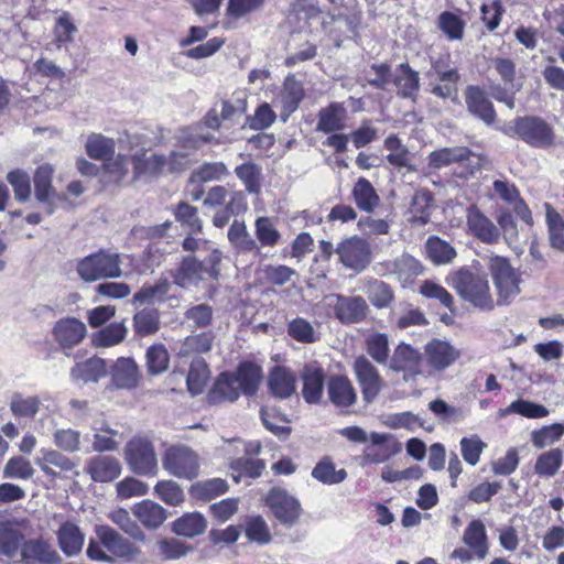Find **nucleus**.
Instances as JSON below:
<instances>
[{
  "mask_svg": "<svg viewBox=\"0 0 564 564\" xmlns=\"http://www.w3.org/2000/svg\"><path fill=\"white\" fill-rule=\"evenodd\" d=\"M127 332L123 323H111L96 334L94 343L97 347H112L124 340Z\"/></svg>",
  "mask_w": 564,
  "mask_h": 564,
  "instance_id": "nucleus-59",
  "label": "nucleus"
},
{
  "mask_svg": "<svg viewBox=\"0 0 564 564\" xmlns=\"http://www.w3.org/2000/svg\"><path fill=\"white\" fill-rule=\"evenodd\" d=\"M336 253L344 267L360 272L371 261V250L367 240L352 236L338 243Z\"/></svg>",
  "mask_w": 564,
  "mask_h": 564,
  "instance_id": "nucleus-11",
  "label": "nucleus"
},
{
  "mask_svg": "<svg viewBox=\"0 0 564 564\" xmlns=\"http://www.w3.org/2000/svg\"><path fill=\"white\" fill-rule=\"evenodd\" d=\"M209 380V369L203 358L196 357L189 365L186 384L192 395L200 394Z\"/></svg>",
  "mask_w": 564,
  "mask_h": 564,
  "instance_id": "nucleus-43",
  "label": "nucleus"
},
{
  "mask_svg": "<svg viewBox=\"0 0 564 564\" xmlns=\"http://www.w3.org/2000/svg\"><path fill=\"white\" fill-rule=\"evenodd\" d=\"M54 169L51 164H43L37 167L34 174L35 197L44 205L47 215L54 213L53 199L55 192L52 186Z\"/></svg>",
  "mask_w": 564,
  "mask_h": 564,
  "instance_id": "nucleus-28",
  "label": "nucleus"
},
{
  "mask_svg": "<svg viewBox=\"0 0 564 564\" xmlns=\"http://www.w3.org/2000/svg\"><path fill=\"white\" fill-rule=\"evenodd\" d=\"M134 332L141 336L154 334L160 328L159 312L155 308L147 307L135 313L133 317Z\"/></svg>",
  "mask_w": 564,
  "mask_h": 564,
  "instance_id": "nucleus-57",
  "label": "nucleus"
},
{
  "mask_svg": "<svg viewBox=\"0 0 564 564\" xmlns=\"http://www.w3.org/2000/svg\"><path fill=\"white\" fill-rule=\"evenodd\" d=\"M549 241L553 249L564 252V219L549 204H545Z\"/></svg>",
  "mask_w": 564,
  "mask_h": 564,
  "instance_id": "nucleus-48",
  "label": "nucleus"
},
{
  "mask_svg": "<svg viewBox=\"0 0 564 564\" xmlns=\"http://www.w3.org/2000/svg\"><path fill=\"white\" fill-rule=\"evenodd\" d=\"M463 542L474 551L476 558L484 560L489 551L485 524L480 520H473L464 531Z\"/></svg>",
  "mask_w": 564,
  "mask_h": 564,
  "instance_id": "nucleus-34",
  "label": "nucleus"
},
{
  "mask_svg": "<svg viewBox=\"0 0 564 564\" xmlns=\"http://www.w3.org/2000/svg\"><path fill=\"white\" fill-rule=\"evenodd\" d=\"M248 95L245 90H236L232 95L216 104L204 118V124L213 130L220 128L223 121H235L247 110Z\"/></svg>",
  "mask_w": 564,
  "mask_h": 564,
  "instance_id": "nucleus-9",
  "label": "nucleus"
},
{
  "mask_svg": "<svg viewBox=\"0 0 564 564\" xmlns=\"http://www.w3.org/2000/svg\"><path fill=\"white\" fill-rule=\"evenodd\" d=\"M458 164L462 171L460 177H468L478 172L484 163L480 154L471 152L466 147H452L435 150L429 155V166L434 170H441L452 164Z\"/></svg>",
  "mask_w": 564,
  "mask_h": 564,
  "instance_id": "nucleus-7",
  "label": "nucleus"
},
{
  "mask_svg": "<svg viewBox=\"0 0 564 564\" xmlns=\"http://www.w3.org/2000/svg\"><path fill=\"white\" fill-rule=\"evenodd\" d=\"M264 463L261 459L240 457L231 463V477L235 482L245 479L258 478L264 469Z\"/></svg>",
  "mask_w": 564,
  "mask_h": 564,
  "instance_id": "nucleus-47",
  "label": "nucleus"
},
{
  "mask_svg": "<svg viewBox=\"0 0 564 564\" xmlns=\"http://www.w3.org/2000/svg\"><path fill=\"white\" fill-rule=\"evenodd\" d=\"M53 442L57 448L65 453H77L82 449V434L73 429H57L53 434Z\"/></svg>",
  "mask_w": 564,
  "mask_h": 564,
  "instance_id": "nucleus-61",
  "label": "nucleus"
},
{
  "mask_svg": "<svg viewBox=\"0 0 564 564\" xmlns=\"http://www.w3.org/2000/svg\"><path fill=\"white\" fill-rule=\"evenodd\" d=\"M329 400L338 408L351 406L357 400L351 381L345 376H333L327 382Z\"/></svg>",
  "mask_w": 564,
  "mask_h": 564,
  "instance_id": "nucleus-32",
  "label": "nucleus"
},
{
  "mask_svg": "<svg viewBox=\"0 0 564 564\" xmlns=\"http://www.w3.org/2000/svg\"><path fill=\"white\" fill-rule=\"evenodd\" d=\"M232 373L241 393L245 395H253L257 393L263 377L260 366L245 361L241 362Z\"/></svg>",
  "mask_w": 564,
  "mask_h": 564,
  "instance_id": "nucleus-35",
  "label": "nucleus"
},
{
  "mask_svg": "<svg viewBox=\"0 0 564 564\" xmlns=\"http://www.w3.org/2000/svg\"><path fill=\"white\" fill-rule=\"evenodd\" d=\"M58 553L43 539L25 540L15 563L61 564Z\"/></svg>",
  "mask_w": 564,
  "mask_h": 564,
  "instance_id": "nucleus-15",
  "label": "nucleus"
},
{
  "mask_svg": "<svg viewBox=\"0 0 564 564\" xmlns=\"http://www.w3.org/2000/svg\"><path fill=\"white\" fill-rule=\"evenodd\" d=\"M25 540L22 524L0 514V554L15 563Z\"/></svg>",
  "mask_w": 564,
  "mask_h": 564,
  "instance_id": "nucleus-14",
  "label": "nucleus"
},
{
  "mask_svg": "<svg viewBox=\"0 0 564 564\" xmlns=\"http://www.w3.org/2000/svg\"><path fill=\"white\" fill-rule=\"evenodd\" d=\"M265 505L288 527L295 524L302 512L300 502L293 496H267Z\"/></svg>",
  "mask_w": 564,
  "mask_h": 564,
  "instance_id": "nucleus-23",
  "label": "nucleus"
},
{
  "mask_svg": "<svg viewBox=\"0 0 564 564\" xmlns=\"http://www.w3.org/2000/svg\"><path fill=\"white\" fill-rule=\"evenodd\" d=\"M352 198L357 207L371 213L379 205L380 198L372 184L365 177L358 178L352 188Z\"/></svg>",
  "mask_w": 564,
  "mask_h": 564,
  "instance_id": "nucleus-42",
  "label": "nucleus"
},
{
  "mask_svg": "<svg viewBox=\"0 0 564 564\" xmlns=\"http://www.w3.org/2000/svg\"><path fill=\"white\" fill-rule=\"evenodd\" d=\"M213 341L214 334L210 332L187 336L180 348V354L186 356L192 352H207L212 349Z\"/></svg>",
  "mask_w": 564,
  "mask_h": 564,
  "instance_id": "nucleus-64",
  "label": "nucleus"
},
{
  "mask_svg": "<svg viewBox=\"0 0 564 564\" xmlns=\"http://www.w3.org/2000/svg\"><path fill=\"white\" fill-rule=\"evenodd\" d=\"M467 226L470 232L485 243H495L499 240V228L475 206L468 208Z\"/></svg>",
  "mask_w": 564,
  "mask_h": 564,
  "instance_id": "nucleus-24",
  "label": "nucleus"
},
{
  "mask_svg": "<svg viewBox=\"0 0 564 564\" xmlns=\"http://www.w3.org/2000/svg\"><path fill=\"white\" fill-rule=\"evenodd\" d=\"M108 372H110L112 384L117 389L131 390L139 384L140 372L138 365L132 358H118Z\"/></svg>",
  "mask_w": 564,
  "mask_h": 564,
  "instance_id": "nucleus-19",
  "label": "nucleus"
},
{
  "mask_svg": "<svg viewBox=\"0 0 564 564\" xmlns=\"http://www.w3.org/2000/svg\"><path fill=\"white\" fill-rule=\"evenodd\" d=\"M500 131L510 138H517L533 148H549L553 144V129L540 117L525 116L506 122Z\"/></svg>",
  "mask_w": 564,
  "mask_h": 564,
  "instance_id": "nucleus-4",
  "label": "nucleus"
},
{
  "mask_svg": "<svg viewBox=\"0 0 564 564\" xmlns=\"http://www.w3.org/2000/svg\"><path fill=\"white\" fill-rule=\"evenodd\" d=\"M227 237L237 251L260 253V246L248 231L245 221L235 219L229 227Z\"/></svg>",
  "mask_w": 564,
  "mask_h": 564,
  "instance_id": "nucleus-38",
  "label": "nucleus"
},
{
  "mask_svg": "<svg viewBox=\"0 0 564 564\" xmlns=\"http://www.w3.org/2000/svg\"><path fill=\"white\" fill-rule=\"evenodd\" d=\"M129 468L139 475H152L158 469V457L152 441L144 435H134L123 449Z\"/></svg>",
  "mask_w": 564,
  "mask_h": 564,
  "instance_id": "nucleus-8",
  "label": "nucleus"
},
{
  "mask_svg": "<svg viewBox=\"0 0 564 564\" xmlns=\"http://www.w3.org/2000/svg\"><path fill=\"white\" fill-rule=\"evenodd\" d=\"M247 209L245 195L242 192H234L223 209L216 212L213 217L215 227L223 228L226 226L230 217L235 214L242 213Z\"/></svg>",
  "mask_w": 564,
  "mask_h": 564,
  "instance_id": "nucleus-51",
  "label": "nucleus"
},
{
  "mask_svg": "<svg viewBox=\"0 0 564 564\" xmlns=\"http://www.w3.org/2000/svg\"><path fill=\"white\" fill-rule=\"evenodd\" d=\"M162 464L165 470L181 478L192 479L198 473L197 455L183 445L167 448Z\"/></svg>",
  "mask_w": 564,
  "mask_h": 564,
  "instance_id": "nucleus-10",
  "label": "nucleus"
},
{
  "mask_svg": "<svg viewBox=\"0 0 564 564\" xmlns=\"http://www.w3.org/2000/svg\"><path fill=\"white\" fill-rule=\"evenodd\" d=\"M485 260L496 289L497 304H510L521 293L520 273L506 257L489 254Z\"/></svg>",
  "mask_w": 564,
  "mask_h": 564,
  "instance_id": "nucleus-3",
  "label": "nucleus"
},
{
  "mask_svg": "<svg viewBox=\"0 0 564 564\" xmlns=\"http://www.w3.org/2000/svg\"><path fill=\"white\" fill-rule=\"evenodd\" d=\"M389 368L395 372H409L414 376L421 372V354L411 345L399 344L391 356Z\"/></svg>",
  "mask_w": 564,
  "mask_h": 564,
  "instance_id": "nucleus-26",
  "label": "nucleus"
},
{
  "mask_svg": "<svg viewBox=\"0 0 564 564\" xmlns=\"http://www.w3.org/2000/svg\"><path fill=\"white\" fill-rule=\"evenodd\" d=\"M269 392L276 399H289L296 391V375L284 366H274L268 375Z\"/></svg>",
  "mask_w": 564,
  "mask_h": 564,
  "instance_id": "nucleus-17",
  "label": "nucleus"
},
{
  "mask_svg": "<svg viewBox=\"0 0 564 564\" xmlns=\"http://www.w3.org/2000/svg\"><path fill=\"white\" fill-rule=\"evenodd\" d=\"M246 538L251 543L260 545L269 544L272 540L271 531L264 519L260 516L246 517L243 524Z\"/></svg>",
  "mask_w": 564,
  "mask_h": 564,
  "instance_id": "nucleus-44",
  "label": "nucleus"
},
{
  "mask_svg": "<svg viewBox=\"0 0 564 564\" xmlns=\"http://www.w3.org/2000/svg\"><path fill=\"white\" fill-rule=\"evenodd\" d=\"M87 154L95 160H108L115 153V141L100 133H91L85 144Z\"/></svg>",
  "mask_w": 564,
  "mask_h": 564,
  "instance_id": "nucleus-50",
  "label": "nucleus"
},
{
  "mask_svg": "<svg viewBox=\"0 0 564 564\" xmlns=\"http://www.w3.org/2000/svg\"><path fill=\"white\" fill-rule=\"evenodd\" d=\"M76 270L85 282L116 279L122 275L120 256L105 250H99L83 258L77 263Z\"/></svg>",
  "mask_w": 564,
  "mask_h": 564,
  "instance_id": "nucleus-6",
  "label": "nucleus"
},
{
  "mask_svg": "<svg viewBox=\"0 0 564 564\" xmlns=\"http://www.w3.org/2000/svg\"><path fill=\"white\" fill-rule=\"evenodd\" d=\"M564 436V423L556 422L550 425H543L535 429L530 434L532 445L542 449L558 442Z\"/></svg>",
  "mask_w": 564,
  "mask_h": 564,
  "instance_id": "nucleus-49",
  "label": "nucleus"
},
{
  "mask_svg": "<svg viewBox=\"0 0 564 564\" xmlns=\"http://www.w3.org/2000/svg\"><path fill=\"white\" fill-rule=\"evenodd\" d=\"M109 369L105 359L94 356L84 361L75 364L70 369L69 376L73 381L89 383L98 382L106 377Z\"/></svg>",
  "mask_w": 564,
  "mask_h": 564,
  "instance_id": "nucleus-27",
  "label": "nucleus"
},
{
  "mask_svg": "<svg viewBox=\"0 0 564 564\" xmlns=\"http://www.w3.org/2000/svg\"><path fill=\"white\" fill-rule=\"evenodd\" d=\"M347 110L340 102H332L322 108L317 115L316 130L324 133H332L345 129Z\"/></svg>",
  "mask_w": 564,
  "mask_h": 564,
  "instance_id": "nucleus-30",
  "label": "nucleus"
},
{
  "mask_svg": "<svg viewBox=\"0 0 564 564\" xmlns=\"http://www.w3.org/2000/svg\"><path fill=\"white\" fill-rule=\"evenodd\" d=\"M324 371L316 365H306L301 373L302 395L310 404L319 402L324 390Z\"/></svg>",
  "mask_w": 564,
  "mask_h": 564,
  "instance_id": "nucleus-29",
  "label": "nucleus"
},
{
  "mask_svg": "<svg viewBox=\"0 0 564 564\" xmlns=\"http://www.w3.org/2000/svg\"><path fill=\"white\" fill-rule=\"evenodd\" d=\"M254 234L257 242L261 247H274L278 245L281 234L276 229L273 220L269 217L261 216L254 221Z\"/></svg>",
  "mask_w": 564,
  "mask_h": 564,
  "instance_id": "nucleus-53",
  "label": "nucleus"
},
{
  "mask_svg": "<svg viewBox=\"0 0 564 564\" xmlns=\"http://www.w3.org/2000/svg\"><path fill=\"white\" fill-rule=\"evenodd\" d=\"M171 283L167 279L161 278L154 284H144L132 297L134 305H153L163 303L167 300L171 290Z\"/></svg>",
  "mask_w": 564,
  "mask_h": 564,
  "instance_id": "nucleus-37",
  "label": "nucleus"
},
{
  "mask_svg": "<svg viewBox=\"0 0 564 564\" xmlns=\"http://www.w3.org/2000/svg\"><path fill=\"white\" fill-rule=\"evenodd\" d=\"M448 285L466 302L482 311L495 307L487 275L474 267H463L447 276Z\"/></svg>",
  "mask_w": 564,
  "mask_h": 564,
  "instance_id": "nucleus-2",
  "label": "nucleus"
},
{
  "mask_svg": "<svg viewBox=\"0 0 564 564\" xmlns=\"http://www.w3.org/2000/svg\"><path fill=\"white\" fill-rule=\"evenodd\" d=\"M465 100L468 111L490 126L496 120L494 105L487 98L485 91L478 86H468L465 91Z\"/></svg>",
  "mask_w": 564,
  "mask_h": 564,
  "instance_id": "nucleus-18",
  "label": "nucleus"
},
{
  "mask_svg": "<svg viewBox=\"0 0 564 564\" xmlns=\"http://www.w3.org/2000/svg\"><path fill=\"white\" fill-rule=\"evenodd\" d=\"M237 177L249 193L257 194L261 188V169L254 163H245L235 169Z\"/></svg>",
  "mask_w": 564,
  "mask_h": 564,
  "instance_id": "nucleus-62",
  "label": "nucleus"
},
{
  "mask_svg": "<svg viewBox=\"0 0 564 564\" xmlns=\"http://www.w3.org/2000/svg\"><path fill=\"white\" fill-rule=\"evenodd\" d=\"M352 370L365 401L372 402L384 386L378 369L366 356L360 355L355 359Z\"/></svg>",
  "mask_w": 564,
  "mask_h": 564,
  "instance_id": "nucleus-12",
  "label": "nucleus"
},
{
  "mask_svg": "<svg viewBox=\"0 0 564 564\" xmlns=\"http://www.w3.org/2000/svg\"><path fill=\"white\" fill-rule=\"evenodd\" d=\"M368 355L379 365H387L390 357V341L384 333L375 332L365 339Z\"/></svg>",
  "mask_w": 564,
  "mask_h": 564,
  "instance_id": "nucleus-46",
  "label": "nucleus"
},
{
  "mask_svg": "<svg viewBox=\"0 0 564 564\" xmlns=\"http://www.w3.org/2000/svg\"><path fill=\"white\" fill-rule=\"evenodd\" d=\"M108 518L119 527V529L130 538L135 541L144 542L145 533L139 527V524L133 521L129 514V512L124 509H116L109 512Z\"/></svg>",
  "mask_w": 564,
  "mask_h": 564,
  "instance_id": "nucleus-54",
  "label": "nucleus"
},
{
  "mask_svg": "<svg viewBox=\"0 0 564 564\" xmlns=\"http://www.w3.org/2000/svg\"><path fill=\"white\" fill-rule=\"evenodd\" d=\"M132 163L135 176L140 177L178 173L187 167L189 161L187 153L180 150H173L167 155L153 153L149 156L145 151L140 150L132 155Z\"/></svg>",
  "mask_w": 564,
  "mask_h": 564,
  "instance_id": "nucleus-5",
  "label": "nucleus"
},
{
  "mask_svg": "<svg viewBox=\"0 0 564 564\" xmlns=\"http://www.w3.org/2000/svg\"><path fill=\"white\" fill-rule=\"evenodd\" d=\"M86 473L97 482H110L121 473L120 462L112 456L97 455L88 459Z\"/></svg>",
  "mask_w": 564,
  "mask_h": 564,
  "instance_id": "nucleus-22",
  "label": "nucleus"
},
{
  "mask_svg": "<svg viewBox=\"0 0 564 564\" xmlns=\"http://www.w3.org/2000/svg\"><path fill=\"white\" fill-rule=\"evenodd\" d=\"M41 401L37 397H23L14 394L10 401V410L15 416L34 417L40 410Z\"/></svg>",
  "mask_w": 564,
  "mask_h": 564,
  "instance_id": "nucleus-63",
  "label": "nucleus"
},
{
  "mask_svg": "<svg viewBox=\"0 0 564 564\" xmlns=\"http://www.w3.org/2000/svg\"><path fill=\"white\" fill-rule=\"evenodd\" d=\"M212 140V134L198 133L195 132L192 128H186L181 131L177 138L176 150L187 153V160L189 161V154L192 152L199 149L203 144L210 142Z\"/></svg>",
  "mask_w": 564,
  "mask_h": 564,
  "instance_id": "nucleus-60",
  "label": "nucleus"
},
{
  "mask_svg": "<svg viewBox=\"0 0 564 564\" xmlns=\"http://www.w3.org/2000/svg\"><path fill=\"white\" fill-rule=\"evenodd\" d=\"M78 29L72 20L70 13L67 11L62 12L55 21L53 29L54 42L61 48L74 41L75 34Z\"/></svg>",
  "mask_w": 564,
  "mask_h": 564,
  "instance_id": "nucleus-52",
  "label": "nucleus"
},
{
  "mask_svg": "<svg viewBox=\"0 0 564 564\" xmlns=\"http://www.w3.org/2000/svg\"><path fill=\"white\" fill-rule=\"evenodd\" d=\"M389 270L400 282L405 284L420 275L423 267L414 257L403 253L389 264Z\"/></svg>",
  "mask_w": 564,
  "mask_h": 564,
  "instance_id": "nucleus-39",
  "label": "nucleus"
},
{
  "mask_svg": "<svg viewBox=\"0 0 564 564\" xmlns=\"http://www.w3.org/2000/svg\"><path fill=\"white\" fill-rule=\"evenodd\" d=\"M424 352L427 364L437 371L447 369L459 357V351L455 347L441 339L427 343Z\"/></svg>",
  "mask_w": 564,
  "mask_h": 564,
  "instance_id": "nucleus-21",
  "label": "nucleus"
},
{
  "mask_svg": "<svg viewBox=\"0 0 564 564\" xmlns=\"http://www.w3.org/2000/svg\"><path fill=\"white\" fill-rule=\"evenodd\" d=\"M369 442L362 455L366 463H383L401 451V445L393 442L389 434L373 432L369 435Z\"/></svg>",
  "mask_w": 564,
  "mask_h": 564,
  "instance_id": "nucleus-16",
  "label": "nucleus"
},
{
  "mask_svg": "<svg viewBox=\"0 0 564 564\" xmlns=\"http://www.w3.org/2000/svg\"><path fill=\"white\" fill-rule=\"evenodd\" d=\"M303 97L304 88L302 83L294 75L286 76L278 97L279 102L282 105V117L284 120L299 108Z\"/></svg>",
  "mask_w": 564,
  "mask_h": 564,
  "instance_id": "nucleus-33",
  "label": "nucleus"
},
{
  "mask_svg": "<svg viewBox=\"0 0 564 564\" xmlns=\"http://www.w3.org/2000/svg\"><path fill=\"white\" fill-rule=\"evenodd\" d=\"M206 529L207 520L198 512L186 513L175 520L172 525V531L176 535L189 539L203 534Z\"/></svg>",
  "mask_w": 564,
  "mask_h": 564,
  "instance_id": "nucleus-40",
  "label": "nucleus"
},
{
  "mask_svg": "<svg viewBox=\"0 0 564 564\" xmlns=\"http://www.w3.org/2000/svg\"><path fill=\"white\" fill-rule=\"evenodd\" d=\"M288 335L302 344H313L319 338L315 327L303 317H296L289 322Z\"/></svg>",
  "mask_w": 564,
  "mask_h": 564,
  "instance_id": "nucleus-58",
  "label": "nucleus"
},
{
  "mask_svg": "<svg viewBox=\"0 0 564 564\" xmlns=\"http://www.w3.org/2000/svg\"><path fill=\"white\" fill-rule=\"evenodd\" d=\"M241 391L232 372L220 373L207 394L210 404L236 401Z\"/></svg>",
  "mask_w": 564,
  "mask_h": 564,
  "instance_id": "nucleus-31",
  "label": "nucleus"
},
{
  "mask_svg": "<svg viewBox=\"0 0 564 564\" xmlns=\"http://www.w3.org/2000/svg\"><path fill=\"white\" fill-rule=\"evenodd\" d=\"M393 83L398 88V95L403 98H412L419 90V73L413 70L408 63H402L397 68Z\"/></svg>",
  "mask_w": 564,
  "mask_h": 564,
  "instance_id": "nucleus-41",
  "label": "nucleus"
},
{
  "mask_svg": "<svg viewBox=\"0 0 564 564\" xmlns=\"http://www.w3.org/2000/svg\"><path fill=\"white\" fill-rule=\"evenodd\" d=\"M426 253L435 264H445L456 257L455 249L438 237H430L426 241Z\"/></svg>",
  "mask_w": 564,
  "mask_h": 564,
  "instance_id": "nucleus-56",
  "label": "nucleus"
},
{
  "mask_svg": "<svg viewBox=\"0 0 564 564\" xmlns=\"http://www.w3.org/2000/svg\"><path fill=\"white\" fill-rule=\"evenodd\" d=\"M563 464V451L552 448L538 456L534 470L540 476H554Z\"/></svg>",
  "mask_w": 564,
  "mask_h": 564,
  "instance_id": "nucleus-55",
  "label": "nucleus"
},
{
  "mask_svg": "<svg viewBox=\"0 0 564 564\" xmlns=\"http://www.w3.org/2000/svg\"><path fill=\"white\" fill-rule=\"evenodd\" d=\"M132 511L141 524L149 530H156L166 520L165 509L152 500L137 503Z\"/></svg>",
  "mask_w": 564,
  "mask_h": 564,
  "instance_id": "nucleus-36",
  "label": "nucleus"
},
{
  "mask_svg": "<svg viewBox=\"0 0 564 564\" xmlns=\"http://www.w3.org/2000/svg\"><path fill=\"white\" fill-rule=\"evenodd\" d=\"M326 302L334 310L335 316L344 324L357 323L366 317L367 303L361 296H343L330 294Z\"/></svg>",
  "mask_w": 564,
  "mask_h": 564,
  "instance_id": "nucleus-13",
  "label": "nucleus"
},
{
  "mask_svg": "<svg viewBox=\"0 0 564 564\" xmlns=\"http://www.w3.org/2000/svg\"><path fill=\"white\" fill-rule=\"evenodd\" d=\"M86 333L85 324L74 317L59 319L53 328V336L63 348H72L78 345Z\"/></svg>",
  "mask_w": 564,
  "mask_h": 564,
  "instance_id": "nucleus-20",
  "label": "nucleus"
},
{
  "mask_svg": "<svg viewBox=\"0 0 564 564\" xmlns=\"http://www.w3.org/2000/svg\"><path fill=\"white\" fill-rule=\"evenodd\" d=\"M172 276L174 283L182 289L196 286L207 276L205 273V263L192 256L184 257Z\"/></svg>",
  "mask_w": 564,
  "mask_h": 564,
  "instance_id": "nucleus-25",
  "label": "nucleus"
},
{
  "mask_svg": "<svg viewBox=\"0 0 564 564\" xmlns=\"http://www.w3.org/2000/svg\"><path fill=\"white\" fill-rule=\"evenodd\" d=\"M58 543L67 556H73L82 550L84 535L75 524L64 523L58 530Z\"/></svg>",
  "mask_w": 564,
  "mask_h": 564,
  "instance_id": "nucleus-45",
  "label": "nucleus"
},
{
  "mask_svg": "<svg viewBox=\"0 0 564 564\" xmlns=\"http://www.w3.org/2000/svg\"><path fill=\"white\" fill-rule=\"evenodd\" d=\"M86 553L89 560L107 564H142L144 553L139 545L109 525H97Z\"/></svg>",
  "mask_w": 564,
  "mask_h": 564,
  "instance_id": "nucleus-1",
  "label": "nucleus"
}]
</instances>
